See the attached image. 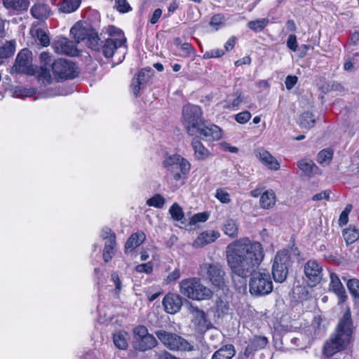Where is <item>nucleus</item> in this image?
<instances>
[{"label":"nucleus","mask_w":359,"mask_h":359,"mask_svg":"<svg viewBox=\"0 0 359 359\" xmlns=\"http://www.w3.org/2000/svg\"><path fill=\"white\" fill-rule=\"evenodd\" d=\"M329 197H330V191H323L320 193L315 194L313 196L312 200L316 201H320L322 199L327 200L329 198Z\"/></svg>","instance_id":"obj_63"},{"label":"nucleus","mask_w":359,"mask_h":359,"mask_svg":"<svg viewBox=\"0 0 359 359\" xmlns=\"http://www.w3.org/2000/svg\"><path fill=\"white\" fill-rule=\"evenodd\" d=\"M112 236H116L115 234L111 231V230L108 227H104L102 229L101 237L103 240H111Z\"/></svg>","instance_id":"obj_61"},{"label":"nucleus","mask_w":359,"mask_h":359,"mask_svg":"<svg viewBox=\"0 0 359 359\" xmlns=\"http://www.w3.org/2000/svg\"><path fill=\"white\" fill-rule=\"evenodd\" d=\"M236 97L231 100L229 99L226 104H224L223 107L224 109H229L232 110L238 109L239 105L243 102V98L241 97V93H236Z\"/></svg>","instance_id":"obj_39"},{"label":"nucleus","mask_w":359,"mask_h":359,"mask_svg":"<svg viewBox=\"0 0 359 359\" xmlns=\"http://www.w3.org/2000/svg\"><path fill=\"white\" fill-rule=\"evenodd\" d=\"M163 164L177 181L186 178L191 168L190 163L179 154L168 156L163 161Z\"/></svg>","instance_id":"obj_6"},{"label":"nucleus","mask_w":359,"mask_h":359,"mask_svg":"<svg viewBox=\"0 0 359 359\" xmlns=\"http://www.w3.org/2000/svg\"><path fill=\"white\" fill-rule=\"evenodd\" d=\"M135 349L146 351L157 346L156 338L149 333L147 328L144 325H139L133 329Z\"/></svg>","instance_id":"obj_10"},{"label":"nucleus","mask_w":359,"mask_h":359,"mask_svg":"<svg viewBox=\"0 0 359 359\" xmlns=\"http://www.w3.org/2000/svg\"><path fill=\"white\" fill-rule=\"evenodd\" d=\"M343 237L347 244H351L359 238V229L350 226L342 232Z\"/></svg>","instance_id":"obj_30"},{"label":"nucleus","mask_w":359,"mask_h":359,"mask_svg":"<svg viewBox=\"0 0 359 359\" xmlns=\"http://www.w3.org/2000/svg\"><path fill=\"white\" fill-rule=\"evenodd\" d=\"M36 37L43 46H48L50 44V38L46 32L42 29L36 30Z\"/></svg>","instance_id":"obj_45"},{"label":"nucleus","mask_w":359,"mask_h":359,"mask_svg":"<svg viewBox=\"0 0 359 359\" xmlns=\"http://www.w3.org/2000/svg\"><path fill=\"white\" fill-rule=\"evenodd\" d=\"M260 206L264 209H269L276 203V196L272 190H267L262 194L259 200Z\"/></svg>","instance_id":"obj_28"},{"label":"nucleus","mask_w":359,"mask_h":359,"mask_svg":"<svg viewBox=\"0 0 359 359\" xmlns=\"http://www.w3.org/2000/svg\"><path fill=\"white\" fill-rule=\"evenodd\" d=\"M15 51V46L11 41H6L0 46V65H2L5 59L11 57Z\"/></svg>","instance_id":"obj_33"},{"label":"nucleus","mask_w":359,"mask_h":359,"mask_svg":"<svg viewBox=\"0 0 359 359\" xmlns=\"http://www.w3.org/2000/svg\"><path fill=\"white\" fill-rule=\"evenodd\" d=\"M33 17L36 19L43 20L49 16V7L43 4H35L31 9Z\"/></svg>","instance_id":"obj_26"},{"label":"nucleus","mask_w":359,"mask_h":359,"mask_svg":"<svg viewBox=\"0 0 359 359\" xmlns=\"http://www.w3.org/2000/svg\"><path fill=\"white\" fill-rule=\"evenodd\" d=\"M208 219V215L205 212L198 213L191 218V223L196 224L198 222H205Z\"/></svg>","instance_id":"obj_58"},{"label":"nucleus","mask_w":359,"mask_h":359,"mask_svg":"<svg viewBox=\"0 0 359 359\" xmlns=\"http://www.w3.org/2000/svg\"><path fill=\"white\" fill-rule=\"evenodd\" d=\"M163 304L167 313H176L182 307V299L179 294H168L163 298Z\"/></svg>","instance_id":"obj_17"},{"label":"nucleus","mask_w":359,"mask_h":359,"mask_svg":"<svg viewBox=\"0 0 359 359\" xmlns=\"http://www.w3.org/2000/svg\"><path fill=\"white\" fill-rule=\"evenodd\" d=\"M224 16L221 14L213 15L210 21V25L214 27L215 31H217L219 28L224 26Z\"/></svg>","instance_id":"obj_43"},{"label":"nucleus","mask_w":359,"mask_h":359,"mask_svg":"<svg viewBox=\"0 0 359 359\" xmlns=\"http://www.w3.org/2000/svg\"><path fill=\"white\" fill-rule=\"evenodd\" d=\"M236 354V350L232 344H226L216 351L211 359H231Z\"/></svg>","instance_id":"obj_25"},{"label":"nucleus","mask_w":359,"mask_h":359,"mask_svg":"<svg viewBox=\"0 0 359 359\" xmlns=\"http://www.w3.org/2000/svg\"><path fill=\"white\" fill-rule=\"evenodd\" d=\"M190 312L196 318L198 324H201L205 321V313L203 311L198 309L197 307L191 306Z\"/></svg>","instance_id":"obj_50"},{"label":"nucleus","mask_w":359,"mask_h":359,"mask_svg":"<svg viewBox=\"0 0 359 359\" xmlns=\"http://www.w3.org/2000/svg\"><path fill=\"white\" fill-rule=\"evenodd\" d=\"M191 146L194 151V156L198 161H203L211 156L210 151L205 148L202 142L196 137L193 138Z\"/></svg>","instance_id":"obj_23"},{"label":"nucleus","mask_w":359,"mask_h":359,"mask_svg":"<svg viewBox=\"0 0 359 359\" xmlns=\"http://www.w3.org/2000/svg\"><path fill=\"white\" fill-rule=\"evenodd\" d=\"M155 334L160 341L171 351H190L191 344L184 338L175 333L167 332L164 330H158Z\"/></svg>","instance_id":"obj_8"},{"label":"nucleus","mask_w":359,"mask_h":359,"mask_svg":"<svg viewBox=\"0 0 359 359\" xmlns=\"http://www.w3.org/2000/svg\"><path fill=\"white\" fill-rule=\"evenodd\" d=\"M215 197L222 203H229L231 201L229 193L222 189H217Z\"/></svg>","instance_id":"obj_47"},{"label":"nucleus","mask_w":359,"mask_h":359,"mask_svg":"<svg viewBox=\"0 0 359 359\" xmlns=\"http://www.w3.org/2000/svg\"><path fill=\"white\" fill-rule=\"evenodd\" d=\"M182 123L189 135H197L204 123L201 107L194 104L184 106L182 110Z\"/></svg>","instance_id":"obj_5"},{"label":"nucleus","mask_w":359,"mask_h":359,"mask_svg":"<svg viewBox=\"0 0 359 359\" xmlns=\"http://www.w3.org/2000/svg\"><path fill=\"white\" fill-rule=\"evenodd\" d=\"M180 277V270L175 269L172 273H170L165 279L166 283H170L171 282L175 281Z\"/></svg>","instance_id":"obj_57"},{"label":"nucleus","mask_w":359,"mask_h":359,"mask_svg":"<svg viewBox=\"0 0 359 359\" xmlns=\"http://www.w3.org/2000/svg\"><path fill=\"white\" fill-rule=\"evenodd\" d=\"M267 342L268 340L266 337H255L251 341L252 344L257 350L259 348H263L266 345Z\"/></svg>","instance_id":"obj_51"},{"label":"nucleus","mask_w":359,"mask_h":359,"mask_svg":"<svg viewBox=\"0 0 359 359\" xmlns=\"http://www.w3.org/2000/svg\"><path fill=\"white\" fill-rule=\"evenodd\" d=\"M4 6L8 9L27 10L29 2L27 0H3Z\"/></svg>","instance_id":"obj_32"},{"label":"nucleus","mask_w":359,"mask_h":359,"mask_svg":"<svg viewBox=\"0 0 359 359\" xmlns=\"http://www.w3.org/2000/svg\"><path fill=\"white\" fill-rule=\"evenodd\" d=\"M200 269L201 275H206L214 287L218 289L224 288L225 272L219 263H204L201 266Z\"/></svg>","instance_id":"obj_9"},{"label":"nucleus","mask_w":359,"mask_h":359,"mask_svg":"<svg viewBox=\"0 0 359 359\" xmlns=\"http://www.w3.org/2000/svg\"><path fill=\"white\" fill-rule=\"evenodd\" d=\"M219 233L217 231L210 230L203 231L199 234L194 242V246L201 248L209 243L214 242L219 237Z\"/></svg>","instance_id":"obj_20"},{"label":"nucleus","mask_w":359,"mask_h":359,"mask_svg":"<svg viewBox=\"0 0 359 359\" xmlns=\"http://www.w3.org/2000/svg\"><path fill=\"white\" fill-rule=\"evenodd\" d=\"M255 153V156L268 168L273 170H278L280 169V163L268 151L260 148L257 149Z\"/></svg>","instance_id":"obj_18"},{"label":"nucleus","mask_w":359,"mask_h":359,"mask_svg":"<svg viewBox=\"0 0 359 359\" xmlns=\"http://www.w3.org/2000/svg\"><path fill=\"white\" fill-rule=\"evenodd\" d=\"M304 272L308 284L313 287L318 284L323 278V266L318 261L310 259L304 266Z\"/></svg>","instance_id":"obj_13"},{"label":"nucleus","mask_w":359,"mask_h":359,"mask_svg":"<svg viewBox=\"0 0 359 359\" xmlns=\"http://www.w3.org/2000/svg\"><path fill=\"white\" fill-rule=\"evenodd\" d=\"M351 334L352 320L350 310L347 309L337 327L335 334L325 342L323 353L330 357L344 349L349 343Z\"/></svg>","instance_id":"obj_2"},{"label":"nucleus","mask_w":359,"mask_h":359,"mask_svg":"<svg viewBox=\"0 0 359 359\" xmlns=\"http://www.w3.org/2000/svg\"><path fill=\"white\" fill-rule=\"evenodd\" d=\"M113 339L115 346L121 350H125L127 348L128 346V341L129 339V335L126 332L121 330L114 333Z\"/></svg>","instance_id":"obj_27"},{"label":"nucleus","mask_w":359,"mask_h":359,"mask_svg":"<svg viewBox=\"0 0 359 359\" xmlns=\"http://www.w3.org/2000/svg\"><path fill=\"white\" fill-rule=\"evenodd\" d=\"M165 202L164 198L161 194H156L147 201V205L156 208H162Z\"/></svg>","instance_id":"obj_41"},{"label":"nucleus","mask_w":359,"mask_h":359,"mask_svg":"<svg viewBox=\"0 0 359 359\" xmlns=\"http://www.w3.org/2000/svg\"><path fill=\"white\" fill-rule=\"evenodd\" d=\"M87 40L89 48L95 51H100L101 46V44H100V39L94 29L92 31L91 34L88 36Z\"/></svg>","instance_id":"obj_40"},{"label":"nucleus","mask_w":359,"mask_h":359,"mask_svg":"<svg viewBox=\"0 0 359 359\" xmlns=\"http://www.w3.org/2000/svg\"><path fill=\"white\" fill-rule=\"evenodd\" d=\"M107 32L110 37L107 39L100 46V53H101L106 58L111 57L115 52L119 48L126 50V38L121 30L114 26H109ZM126 51L123 54L125 55Z\"/></svg>","instance_id":"obj_4"},{"label":"nucleus","mask_w":359,"mask_h":359,"mask_svg":"<svg viewBox=\"0 0 359 359\" xmlns=\"http://www.w3.org/2000/svg\"><path fill=\"white\" fill-rule=\"evenodd\" d=\"M152 72L151 69H143L135 75L130 84V91L135 97L139 95L142 86L151 79Z\"/></svg>","instance_id":"obj_14"},{"label":"nucleus","mask_w":359,"mask_h":359,"mask_svg":"<svg viewBox=\"0 0 359 359\" xmlns=\"http://www.w3.org/2000/svg\"><path fill=\"white\" fill-rule=\"evenodd\" d=\"M291 264L290 255L287 250H283L276 253L272 265V274L276 282L283 283L285 280Z\"/></svg>","instance_id":"obj_7"},{"label":"nucleus","mask_w":359,"mask_h":359,"mask_svg":"<svg viewBox=\"0 0 359 359\" xmlns=\"http://www.w3.org/2000/svg\"><path fill=\"white\" fill-rule=\"evenodd\" d=\"M236 40L235 38L231 37L225 43L224 48L226 51L232 50L235 46Z\"/></svg>","instance_id":"obj_64"},{"label":"nucleus","mask_w":359,"mask_h":359,"mask_svg":"<svg viewBox=\"0 0 359 359\" xmlns=\"http://www.w3.org/2000/svg\"><path fill=\"white\" fill-rule=\"evenodd\" d=\"M297 166L305 175L311 177L318 173V168L309 159H301L297 162Z\"/></svg>","instance_id":"obj_24"},{"label":"nucleus","mask_w":359,"mask_h":359,"mask_svg":"<svg viewBox=\"0 0 359 359\" xmlns=\"http://www.w3.org/2000/svg\"><path fill=\"white\" fill-rule=\"evenodd\" d=\"M111 280L114 282L115 285L116 292H120L121 290V281L117 273L114 272L111 274Z\"/></svg>","instance_id":"obj_60"},{"label":"nucleus","mask_w":359,"mask_h":359,"mask_svg":"<svg viewBox=\"0 0 359 359\" xmlns=\"http://www.w3.org/2000/svg\"><path fill=\"white\" fill-rule=\"evenodd\" d=\"M330 276V283L329 285V290L337 295L339 299V302H345L347 296L346 294L345 289L339 277L334 273H331Z\"/></svg>","instance_id":"obj_19"},{"label":"nucleus","mask_w":359,"mask_h":359,"mask_svg":"<svg viewBox=\"0 0 359 359\" xmlns=\"http://www.w3.org/2000/svg\"><path fill=\"white\" fill-rule=\"evenodd\" d=\"M316 123V119L312 113L306 111L303 113L299 118V125L303 128L310 129Z\"/></svg>","instance_id":"obj_34"},{"label":"nucleus","mask_w":359,"mask_h":359,"mask_svg":"<svg viewBox=\"0 0 359 359\" xmlns=\"http://www.w3.org/2000/svg\"><path fill=\"white\" fill-rule=\"evenodd\" d=\"M222 230L226 235L231 238H236L238 236V225L232 219H228L224 222Z\"/></svg>","instance_id":"obj_29"},{"label":"nucleus","mask_w":359,"mask_h":359,"mask_svg":"<svg viewBox=\"0 0 359 359\" xmlns=\"http://www.w3.org/2000/svg\"><path fill=\"white\" fill-rule=\"evenodd\" d=\"M172 217L176 221H180L184 217L182 209L177 203H174L169 209Z\"/></svg>","instance_id":"obj_44"},{"label":"nucleus","mask_w":359,"mask_h":359,"mask_svg":"<svg viewBox=\"0 0 359 359\" xmlns=\"http://www.w3.org/2000/svg\"><path fill=\"white\" fill-rule=\"evenodd\" d=\"M146 239V235L143 231H137L133 233L125 244V252L130 253L142 244Z\"/></svg>","instance_id":"obj_21"},{"label":"nucleus","mask_w":359,"mask_h":359,"mask_svg":"<svg viewBox=\"0 0 359 359\" xmlns=\"http://www.w3.org/2000/svg\"><path fill=\"white\" fill-rule=\"evenodd\" d=\"M346 285L350 293L355 298L359 299V280L356 278H352L347 282Z\"/></svg>","instance_id":"obj_42"},{"label":"nucleus","mask_w":359,"mask_h":359,"mask_svg":"<svg viewBox=\"0 0 359 359\" xmlns=\"http://www.w3.org/2000/svg\"><path fill=\"white\" fill-rule=\"evenodd\" d=\"M135 269L139 273L149 274L153 271V264L151 262L139 264L136 266Z\"/></svg>","instance_id":"obj_55"},{"label":"nucleus","mask_w":359,"mask_h":359,"mask_svg":"<svg viewBox=\"0 0 359 359\" xmlns=\"http://www.w3.org/2000/svg\"><path fill=\"white\" fill-rule=\"evenodd\" d=\"M116 9L121 13H126L131 10L127 0H114Z\"/></svg>","instance_id":"obj_48"},{"label":"nucleus","mask_w":359,"mask_h":359,"mask_svg":"<svg viewBox=\"0 0 359 359\" xmlns=\"http://www.w3.org/2000/svg\"><path fill=\"white\" fill-rule=\"evenodd\" d=\"M116 245V236H112L111 240L105 242L103 250V259L105 262H108L114 255V248Z\"/></svg>","instance_id":"obj_31"},{"label":"nucleus","mask_w":359,"mask_h":359,"mask_svg":"<svg viewBox=\"0 0 359 359\" xmlns=\"http://www.w3.org/2000/svg\"><path fill=\"white\" fill-rule=\"evenodd\" d=\"M12 72L34 74L32 53L29 50L24 48L20 51L12 67Z\"/></svg>","instance_id":"obj_12"},{"label":"nucleus","mask_w":359,"mask_h":359,"mask_svg":"<svg viewBox=\"0 0 359 359\" xmlns=\"http://www.w3.org/2000/svg\"><path fill=\"white\" fill-rule=\"evenodd\" d=\"M53 47L55 51L58 54H64L70 56L78 55V49L75 43L65 37H60L55 41Z\"/></svg>","instance_id":"obj_15"},{"label":"nucleus","mask_w":359,"mask_h":359,"mask_svg":"<svg viewBox=\"0 0 359 359\" xmlns=\"http://www.w3.org/2000/svg\"><path fill=\"white\" fill-rule=\"evenodd\" d=\"M297 80L298 79L296 76H287L285 81L286 88L288 90L292 89L297 83Z\"/></svg>","instance_id":"obj_59"},{"label":"nucleus","mask_w":359,"mask_h":359,"mask_svg":"<svg viewBox=\"0 0 359 359\" xmlns=\"http://www.w3.org/2000/svg\"><path fill=\"white\" fill-rule=\"evenodd\" d=\"M34 92L31 89L16 88L14 90L13 95L18 97H31Z\"/></svg>","instance_id":"obj_53"},{"label":"nucleus","mask_w":359,"mask_h":359,"mask_svg":"<svg viewBox=\"0 0 359 359\" xmlns=\"http://www.w3.org/2000/svg\"><path fill=\"white\" fill-rule=\"evenodd\" d=\"M287 46L288 48L295 52L297 50L298 43L297 36L294 34H290L287 40Z\"/></svg>","instance_id":"obj_56"},{"label":"nucleus","mask_w":359,"mask_h":359,"mask_svg":"<svg viewBox=\"0 0 359 359\" xmlns=\"http://www.w3.org/2000/svg\"><path fill=\"white\" fill-rule=\"evenodd\" d=\"M39 81L43 85H48L52 81V76L49 68L41 67L40 72L38 74Z\"/></svg>","instance_id":"obj_38"},{"label":"nucleus","mask_w":359,"mask_h":359,"mask_svg":"<svg viewBox=\"0 0 359 359\" xmlns=\"http://www.w3.org/2000/svg\"><path fill=\"white\" fill-rule=\"evenodd\" d=\"M226 257L232 274L242 278L251 276L249 283L251 294L264 296L272 292L273 282L269 272L264 269L256 271L264 257L259 243L249 239L238 240L226 246Z\"/></svg>","instance_id":"obj_1"},{"label":"nucleus","mask_w":359,"mask_h":359,"mask_svg":"<svg viewBox=\"0 0 359 359\" xmlns=\"http://www.w3.org/2000/svg\"><path fill=\"white\" fill-rule=\"evenodd\" d=\"M224 54V51L222 49L216 48L208 51H206L203 55V58H217L222 56Z\"/></svg>","instance_id":"obj_52"},{"label":"nucleus","mask_w":359,"mask_h":359,"mask_svg":"<svg viewBox=\"0 0 359 359\" xmlns=\"http://www.w3.org/2000/svg\"><path fill=\"white\" fill-rule=\"evenodd\" d=\"M352 206L351 205H347L345 209L341 213L339 218V224L340 226L345 225L348 223V215L351 211Z\"/></svg>","instance_id":"obj_46"},{"label":"nucleus","mask_w":359,"mask_h":359,"mask_svg":"<svg viewBox=\"0 0 359 359\" xmlns=\"http://www.w3.org/2000/svg\"><path fill=\"white\" fill-rule=\"evenodd\" d=\"M52 70L57 80L74 78L78 72L75 64L66 59H58L52 64Z\"/></svg>","instance_id":"obj_11"},{"label":"nucleus","mask_w":359,"mask_h":359,"mask_svg":"<svg viewBox=\"0 0 359 359\" xmlns=\"http://www.w3.org/2000/svg\"><path fill=\"white\" fill-rule=\"evenodd\" d=\"M204 140L215 141L219 140L222 137V131L219 127L214 124L205 125L201 126L198 134Z\"/></svg>","instance_id":"obj_16"},{"label":"nucleus","mask_w":359,"mask_h":359,"mask_svg":"<svg viewBox=\"0 0 359 359\" xmlns=\"http://www.w3.org/2000/svg\"><path fill=\"white\" fill-rule=\"evenodd\" d=\"M268 18H260L255 20L250 21L248 27L255 32H262L269 24Z\"/></svg>","instance_id":"obj_36"},{"label":"nucleus","mask_w":359,"mask_h":359,"mask_svg":"<svg viewBox=\"0 0 359 359\" xmlns=\"http://www.w3.org/2000/svg\"><path fill=\"white\" fill-rule=\"evenodd\" d=\"M251 118V114L248 111H244L236 115V121L241 124L247 123Z\"/></svg>","instance_id":"obj_54"},{"label":"nucleus","mask_w":359,"mask_h":359,"mask_svg":"<svg viewBox=\"0 0 359 359\" xmlns=\"http://www.w3.org/2000/svg\"><path fill=\"white\" fill-rule=\"evenodd\" d=\"M333 151L330 149L320 151L318 154L317 161L320 165L325 166L330 164L332 159Z\"/></svg>","instance_id":"obj_37"},{"label":"nucleus","mask_w":359,"mask_h":359,"mask_svg":"<svg viewBox=\"0 0 359 359\" xmlns=\"http://www.w3.org/2000/svg\"><path fill=\"white\" fill-rule=\"evenodd\" d=\"M41 67L48 68L49 66L52 67V58L50 54L48 52H42L40 54Z\"/></svg>","instance_id":"obj_49"},{"label":"nucleus","mask_w":359,"mask_h":359,"mask_svg":"<svg viewBox=\"0 0 359 359\" xmlns=\"http://www.w3.org/2000/svg\"><path fill=\"white\" fill-rule=\"evenodd\" d=\"M180 291L187 297L194 300H203L212 297L210 289L203 285L198 278H190L180 283Z\"/></svg>","instance_id":"obj_3"},{"label":"nucleus","mask_w":359,"mask_h":359,"mask_svg":"<svg viewBox=\"0 0 359 359\" xmlns=\"http://www.w3.org/2000/svg\"><path fill=\"white\" fill-rule=\"evenodd\" d=\"M93 29L88 26H83L81 22H77L71 28L70 32L74 36L77 43L87 39Z\"/></svg>","instance_id":"obj_22"},{"label":"nucleus","mask_w":359,"mask_h":359,"mask_svg":"<svg viewBox=\"0 0 359 359\" xmlns=\"http://www.w3.org/2000/svg\"><path fill=\"white\" fill-rule=\"evenodd\" d=\"M161 15H162V10L161 8L156 9L154 11V13H153V14H152V15H151V18L149 20V22L152 25L156 24L158 21V20L161 18Z\"/></svg>","instance_id":"obj_62"},{"label":"nucleus","mask_w":359,"mask_h":359,"mask_svg":"<svg viewBox=\"0 0 359 359\" xmlns=\"http://www.w3.org/2000/svg\"><path fill=\"white\" fill-rule=\"evenodd\" d=\"M81 0H64L60 9L63 13H70L75 11L80 6Z\"/></svg>","instance_id":"obj_35"}]
</instances>
